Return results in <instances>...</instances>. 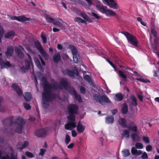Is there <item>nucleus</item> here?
<instances>
[{"label":"nucleus","instance_id":"393cba45","mask_svg":"<svg viewBox=\"0 0 159 159\" xmlns=\"http://www.w3.org/2000/svg\"><path fill=\"white\" fill-rule=\"evenodd\" d=\"M34 60L37 67L40 70H43V69L41 66L39 60L36 57L34 58Z\"/></svg>","mask_w":159,"mask_h":159},{"label":"nucleus","instance_id":"052dcab7","mask_svg":"<svg viewBox=\"0 0 159 159\" xmlns=\"http://www.w3.org/2000/svg\"><path fill=\"white\" fill-rule=\"evenodd\" d=\"M40 152L39 153V155L43 156L46 150L44 149H40Z\"/></svg>","mask_w":159,"mask_h":159},{"label":"nucleus","instance_id":"f8f14e48","mask_svg":"<svg viewBox=\"0 0 159 159\" xmlns=\"http://www.w3.org/2000/svg\"><path fill=\"white\" fill-rule=\"evenodd\" d=\"M22 65L23 67H21V69H23L25 71H26L30 68V61L26 60L25 62L22 63Z\"/></svg>","mask_w":159,"mask_h":159},{"label":"nucleus","instance_id":"39448f33","mask_svg":"<svg viewBox=\"0 0 159 159\" xmlns=\"http://www.w3.org/2000/svg\"><path fill=\"white\" fill-rule=\"evenodd\" d=\"M99 4H97L96 7L97 9L101 12L103 14H105L107 16H116V13L114 12L112 10L108 9L107 7L105 8L102 7V4L100 2Z\"/></svg>","mask_w":159,"mask_h":159},{"label":"nucleus","instance_id":"cd10ccee","mask_svg":"<svg viewBox=\"0 0 159 159\" xmlns=\"http://www.w3.org/2000/svg\"><path fill=\"white\" fill-rule=\"evenodd\" d=\"M60 54L59 53H57L54 54L53 60L55 62H57L59 61L61 59Z\"/></svg>","mask_w":159,"mask_h":159},{"label":"nucleus","instance_id":"f3484780","mask_svg":"<svg viewBox=\"0 0 159 159\" xmlns=\"http://www.w3.org/2000/svg\"><path fill=\"white\" fill-rule=\"evenodd\" d=\"M158 45L155 44L152 46V52L156 54L158 57H159V50L158 49Z\"/></svg>","mask_w":159,"mask_h":159},{"label":"nucleus","instance_id":"774afa93","mask_svg":"<svg viewBox=\"0 0 159 159\" xmlns=\"http://www.w3.org/2000/svg\"><path fill=\"white\" fill-rule=\"evenodd\" d=\"M142 151L141 150H137V151L136 152V154L135 155H139L141 154L142 153Z\"/></svg>","mask_w":159,"mask_h":159},{"label":"nucleus","instance_id":"2eb2a0df","mask_svg":"<svg viewBox=\"0 0 159 159\" xmlns=\"http://www.w3.org/2000/svg\"><path fill=\"white\" fill-rule=\"evenodd\" d=\"M15 51L18 53V56L21 57L23 56V54L22 52V49L23 48L20 46L15 47Z\"/></svg>","mask_w":159,"mask_h":159},{"label":"nucleus","instance_id":"bf43d9fd","mask_svg":"<svg viewBox=\"0 0 159 159\" xmlns=\"http://www.w3.org/2000/svg\"><path fill=\"white\" fill-rule=\"evenodd\" d=\"M7 16L9 17V18H10L12 20H16L17 16H9L8 15H7Z\"/></svg>","mask_w":159,"mask_h":159},{"label":"nucleus","instance_id":"9d476101","mask_svg":"<svg viewBox=\"0 0 159 159\" xmlns=\"http://www.w3.org/2000/svg\"><path fill=\"white\" fill-rule=\"evenodd\" d=\"M2 54V53H0V62L1 68L2 69L4 68H7L11 67L12 65L9 61H1L2 59L1 56Z\"/></svg>","mask_w":159,"mask_h":159},{"label":"nucleus","instance_id":"7c9ffc66","mask_svg":"<svg viewBox=\"0 0 159 159\" xmlns=\"http://www.w3.org/2000/svg\"><path fill=\"white\" fill-rule=\"evenodd\" d=\"M131 98L132 99V104L134 106H137L138 105L137 100L135 97L134 95H132L131 96Z\"/></svg>","mask_w":159,"mask_h":159},{"label":"nucleus","instance_id":"20e7f679","mask_svg":"<svg viewBox=\"0 0 159 159\" xmlns=\"http://www.w3.org/2000/svg\"><path fill=\"white\" fill-rule=\"evenodd\" d=\"M121 33L126 37L129 43L136 47H138L139 46L138 41L135 36L127 32L122 31Z\"/></svg>","mask_w":159,"mask_h":159},{"label":"nucleus","instance_id":"423d86ee","mask_svg":"<svg viewBox=\"0 0 159 159\" xmlns=\"http://www.w3.org/2000/svg\"><path fill=\"white\" fill-rule=\"evenodd\" d=\"M94 99L96 101L100 103L102 105H103L105 103H110L111 101L106 95L101 96L100 94H95L93 96Z\"/></svg>","mask_w":159,"mask_h":159},{"label":"nucleus","instance_id":"338daca9","mask_svg":"<svg viewBox=\"0 0 159 159\" xmlns=\"http://www.w3.org/2000/svg\"><path fill=\"white\" fill-rule=\"evenodd\" d=\"M85 42V40L82 37H80V43L84 44Z\"/></svg>","mask_w":159,"mask_h":159},{"label":"nucleus","instance_id":"412c9836","mask_svg":"<svg viewBox=\"0 0 159 159\" xmlns=\"http://www.w3.org/2000/svg\"><path fill=\"white\" fill-rule=\"evenodd\" d=\"M80 16H81L86 21L89 23H92V20L86 14L83 13H80Z\"/></svg>","mask_w":159,"mask_h":159},{"label":"nucleus","instance_id":"1a4fd4ad","mask_svg":"<svg viewBox=\"0 0 159 159\" xmlns=\"http://www.w3.org/2000/svg\"><path fill=\"white\" fill-rule=\"evenodd\" d=\"M62 73L64 75H68L72 77H74L75 75H78V72L76 67L75 68L74 72L67 69L63 70Z\"/></svg>","mask_w":159,"mask_h":159},{"label":"nucleus","instance_id":"a19ab883","mask_svg":"<svg viewBox=\"0 0 159 159\" xmlns=\"http://www.w3.org/2000/svg\"><path fill=\"white\" fill-rule=\"evenodd\" d=\"M53 23L58 27H61L62 26L61 22L59 21L54 20Z\"/></svg>","mask_w":159,"mask_h":159},{"label":"nucleus","instance_id":"8fccbe9b","mask_svg":"<svg viewBox=\"0 0 159 159\" xmlns=\"http://www.w3.org/2000/svg\"><path fill=\"white\" fill-rule=\"evenodd\" d=\"M73 59L75 63H77L78 62V59L77 57L76 54L73 55Z\"/></svg>","mask_w":159,"mask_h":159},{"label":"nucleus","instance_id":"864d4df0","mask_svg":"<svg viewBox=\"0 0 159 159\" xmlns=\"http://www.w3.org/2000/svg\"><path fill=\"white\" fill-rule=\"evenodd\" d=\"M85 92L86 90L82 86H80V93L83 94H85Z\"/></svg>","mask_w":159,"mask_h":159},{"label":"nucleus","instance_id":"0e129e2a","mask_svg":"<svg viewBox=\"0 0 159 159\" xmlns=\"http://www.w3.org/2000/svg\"><path fill=\"white\" fill-rule=\"evenodd\" d=\"M137 96L138 97L139 99L141 102L143 101V96L142 95L139 94H138Z\"/></svg>","mask_w":159,"mask_h":159},{"label":"nucleus","instance_id":"09e8293b","mask_svg":"<svg viewBox=\"0 0 159 159\" xmlns=\"http://www.w3.org/2000/svg\"><path fill=\"white\" fill-rule=\"evenodd\" d=\"M91 15L92 16L94 17L97 19H99L101 18L100 16H98L96 13L94 12H92Z\"/></svg>","mask_w":159,"mask_h":159},{"label":"nucleus","instance_id":"e433bc0d","mask_svg":"<svg viewBox=\"0 0 159 159\" xmlns=\"http://www.w3.org/2000/svg\"><path fill=\"white\" fill-rule=\"evenodd\" d=\"M105 58L106 61L108 62V63L114 68L115 71H116L118 70L116 67L115 66L114 64L109 60V59L106 58Z\"/></svg>","mask_w":159,"mask_h":159},{"label":"nucleus","instance_id":"c9c22d12","mask_svg":"<svg viewBox=\"0 0 159 159\" xmlns=\"http://www.w3.org/2000/svg\"><path fill=\"white\" fill-rule=\"evenodd\" d=\"M138 137V135L135 133H133L131 135V137L133 140L134 142H137L139 141V140L136 139V138Z\"/></svg>","mask_w":159,"mask_h":159},{"label":"nucleus","instance_id":"6e6d98bb","mask_svg":"<svg viewBox=\"0 0 159 159\" xmlns=\"http://www.w3.org/2000/svg\"><path fill=\"white\" fill-rule=\"evenodd\" d=\"M146 150L148 152H150L152 150V147L151 145H148L146 147Z\"/></svg>","mask_w":159,"mask_h":159},{"label":"nucleus","instance_id":"f704fd0d","mask_svg":"<svg viewBox=\"0 0 159 159\" xmlns=\"http://www.w3.org/2000/svg\"><path fill=\"white\" fill-rule=\"evenodd\" d=\"M69 49L71 51L73 55L76 54L77 52V50L75 47L73 45H71L69 46Z\"/></svg>","mask_w":159,"mask_h":159},{"label":"nucleus","instance_id":"9b49d317","mask_svg":"<svg viewBox=\"0 0 159 159\" xmlns=\"http://www.w3.org/2000/svg\"><path fill=\"white\" fill-rule=\"evenodd\" d=\"M47 134V130L45 129H41L37 130L35 133V135L39 137H44Z\"/></svg>","mask_w":159,"mask_h":159},{"label":"nucleus","instance_id":"c756f323","mask_svg":"<svg viewBox=\"0 0 159 159\" xmlns=\"http://www.w3.org/2000/svg\"><path fill=\"white\" fill-rule=\"evenodd\" d=\"M123 98V96L121 93H118L115 95V98L116 101H121Z\"/></svg>","mask_w":159,"mask_h":159},{"label":"nucleus","instance_id":"4c0bfd02","mask_svg":"<svg viewBox=\"0 0 159 159\" xmlns=\"http://www.w3.org/2000/svg\"><path fill=\"white\" fill-rule=\"evenodd\" d=\"M122 135L127 138H129V132L127 130L125 129L123 131Z\"/></svg>","mask_w":159,"mask_h":159},{"label":"nucleus","instance_id":"c85d7f7f","mask_svg":"<svg viewBox=\"0 0 159 159\" xmlns=\"http://www.w3.org/2000/svg\"><path fill=\"white\" fill-rule=\"evenodd\" d=\"M128 110V109L127 105L126 103H124L123 106L121 110L123 114H125L127 112Z\"/></svg>","mask_w":159,"mask_h":159},{"label":"nucleus","instance_id":"4d7b16f0","mask_svg":"<svg viewBox=\"0 0 159 159\" xmlns=\"http://www.w3.org/2000/svg\"><path fill=\"white\" fill-rule=\"evenodd\" d=\"M85 129L84 126L80 123V133H82L84 131Z\"/></svg>","mask_w":159,"mask_h":159},{"label":"nucleus","instance_id":"bb28decb","mask_svg":"<svg viewBox=\"0 0 159 159\" xmlns=\"http://www.w3.org/2000/svg\"><path fill=\"white\" fill-rule=\"evenodd\" d=\"M118 73L119 76L122 78L124 81H126L127 80V76L122 71L119 70Z\"/></svg>","mask_w":159,"mask_h":159},{"label":"nucleus","instance_id":"5701e85b","mask_svg":"<svg viewBox=\"0 0 159 159\" xmlns=\"http://www.w3.org/2000/svg\"><path fill=\"white\" fill-rule=\"evenodd\" d=\"M13 52V48L12 47H9L8 48L7 51L6 53V56L7 57H10L12 55Z\"/></svg>","mask_w":159,"mask_h":159},{"label":"nucleus","instance_id":"4468645a","mask_svg":"<svg viewBox=\"0 0 159 159\" xmlns=\"http://www.w3.org/2000/svg\"><path fill=\"white\" fill-rule=\"evenodd\" d=\"M119 124L122 127L125 128L127 126V121L124 118L120 117L118 121Z\"/></svg>","mask_w":159,"mask_h":159},{"label":"nucleus","instance_id":"e2e57ef3","mask_svg":"<svg viewBox=\"0 0 159 159\" xmlns=\"http://www.w3.org/2000/svg\"><path fill=\"white\" fill-rule=\"evenodd\" d=\"M118 112V110L117 109H113L111 111V112L112 114L113 115H115L116 113H117Z\"/></svg>","mask_w":159,"mask_h":159},{"label":"nucleus","instance_id":"de8ad7c7","mask_svg":"<svg viewBox=\"0 0 159 159\" xmlns=\"http://www.w3.org/2000/svg\"><path fill=\"white\" fill-rule=\"evenodd\" d=\"M143 140L146 143H149L150 142L149 138L148 137L144 136L143 138Z\"/></svg>","mask_w":159,"mask_h":159},{"label":"nucleus","instance_id":"7ed1b4c3","mask_svg":"<svg viewBox=\"0 0 159 159\" xmlns=\"http://www.w3.org/2000/svg\"><path fill=\"white\" fill-rule=\"evenodd\" d=\"M14 120V117H11L7 120L6 121L10 123V128L14 125L16 128L15 130L16 132L19 134L22 133L23 129V125H25L26 121L20 117H18L15 120L16 123L13 122Z\"/></svg>","mask_w":159,"mask_h":159},{"label":"nucleus","instance_id":"473e14b6","mask_svg":"<svg viewBox=\"0 0 159 159\" xmlns=\"http://www.w3.org/2000/svg\"><path fill=\"white\" fill-rule=\"evenodd\" d=\"M45 18L48 22L52 23H53L54 19L51 17L49 15H45Z\"/></svg>","mask_w":159,"mask_h":159},{"label":"nucleus","instance_id":"dca6fc26","mask_svg":"<svg viewBox=\"0 0 159 159\" xmlns=\"http://www.w3.org/2000/svg\"><path fill=\"white\" fill-rule=\"evenodd\" d=\"M29 143L28 142L25 141L22 144H19L17 145V149L20 150L25 148L28 145Z\"/></svg>","mask_w":159,"mask_h":159},{"label":"nucleus","instance_id":"49530a36","mask_svg":"<svg viewBox=\"0 0 159 159\" xmlns=\"http://www.w3.org/2000/svg\"><path fill=\"white\" fill-rule=\"evenodd\" d=\"M3 33V29L1 26H0V43H1L2 42L1 38L2 37Z\"/></svg>","mask_w":159,"mask_h":159},{"label":"nucleus","instance_id":"aec40b11","mask_svg":"<svg viewBox=\"0 0 159 159\" xmlns=\"http://www.w3.org/2000/svg\"><path fill=\"white\" fill-rule=\"evenodd\" d=\"M30 19L29 18L25 17L23 16H17L16 20L20 22H24L27 20H30Z\"/></svg>","mask_w":159,"mask_h":159},{"label":"nucleus","instance_id":"13d9d810","mask_svg":"<svg viewBox=\"0 0 159 159\" xmlns=\"http://www.w3.org/2000/svg\"><path fill=\"white\" fill-rule=\"evenodd\" d=\"M26 155L30 157H33V155L32 153L29 152H26L25 153Z\"/></svg>","mask_w":159,"mask_h":159},{"label":"nucleus","instance_id":"58836bf2","mask_svg":"<svg viewBox=\"0 0 159 159\" xmlns=\"http://www.w3.org/2000/svg\"><path fill=\"white\" fill-rule=\"evenodd\" d=\"M65 143L66 144H68L70 141V136L68 134L66 136L65 138Z\"/></svg>","mask_w":159,"mask_h":159},{"label":"nucleus","instance_id":"b1692460","mask_svg":"<svg viewBox=\"0 0 159 159\" xmlns=\"http://www.w3.org/2000/svg\"><path fill=\"white\" fill-rule=\"evenodd\" d=\"M15 35V33L13 31H10L7 32L5 35L6 38L11 39Z\"/></svg>","mask_w":159,"mask_h":159},{"label":"nucleus","instance_id":"603ef678","mask_svg":"<svg viewBox=\"0 0 159 159\" xmlns=\"http://www.w3.org/2000/svg\"><path fill=\"white\" fill-rule=\"evenodd\" d=\"M24 107L27 110L30 109L31 106L29 104L25 103L24 104Z\"/></svg>","mask_w":159,"mask_h":159},{"label":"nucleus","instance_id":"a18cd8bd","mask_svg":"<svg viewBox=\"0 0 159 159\" xmlns=\"http://www.w3.org/2000/svg\"><path fill=\"white\" fill-rule=\"evenodd\" d=\"M137 20L142 25L144 26H146V24L143 21L141 17H137Z\"/></svg>","mask_w":159,"mask_h":159},{"label":"nucleus","instance_id":"37998d69","mask_svg":"<svg viewBox=\"0 0 159 159\" xmlns=\"http://www.w3.org/2000/svg\"><path fill=\"white\" fill-rule=\"evenodd\" d=\"M136 148L137 149H142L143 148V145L139 143H137L135 145Z\"/></svg>","mask_w":159,"mask_h":159},{"label":"nucleus","instance_id":"6e6552de","mask_svg":"<svg viewBox=\"0 0 159 159\" xmlns=\"http://www.w3.org/2000/svg\"><path fill=\"white\" fill-rule=\"evenodd\" d=\"M103 2L110 8L118 9L119 8L117 3L114 0H102Z\"/></svg>","mask_w":159,"mask_h":159},{"label":"nucleus","instance_id":"79ce46f5","mask_svg":"<svg viewBox=\"0 0 159 159\" xmlns=\"http://www.w3.org/2000/svg\"><path fill=\"white\" fill-rule=\"evenodd\" d=\"M128 128L129 129H131L132 131L134 132H137V128L136 125H134L133 127H131L130 125L128 127Z\"/></svg>","mask_w":159,"mask_h":159},{"label":"nucleus","instance_id":"ddd939ff","mask_svg":"<svg viewBox=\"0 0 159 159\" xmlns=\"http://www.w3.org/2000/svg\"><path fill=\"white\" fill-rule=\"evenodd\" d=\"M12 87L16 91L18 95L21 96L22 95L23 93L22 91L16 84H14L12 85Z\"/></svg>","mask_w":159,"mask_h":159},{"label":"nucleus","instance_id":"72a5a7b5","mask_svg":"<svg viewBox=\"0 0 159 159\" xmlns=\"http://www.w3.org/2000/svg\"><path fill=\"white\" fill-rule=\"evenodd\" d=\"M123 155L124 157H126L130 155V153L128 149H125L122 151Z\"/></svg>","mask_w":159,"mask_h":159},{"label":"nucleus","instance_id":"ea45409f","mask_svg":"<svg viewBox=\"0 0 159 159\" xmlns=\"http://www.w3.org/2000/svg\"><path fill=\"white\" fill-rule=\"evenodd\" d=\"M41 37L43 43H47V38L44 35L43 33H41Z\"/></svg>","mask_w":159,"mask_h":159},{"label":"nucleus","instance_id":"5fc2aeb1","mask_svg":"<svg viewBox=\"0 0 159 159\" xmlns=\"http://www.w3.org/2000/svg\"><path fill=\"white\" fill-rule=\"evenodd\" d=\"M141 157L143 159H147L148 157V155L146 152L143 153Z\"/></svg>","mask_w":159,"mask_h":159},{"label":"nucleus","instance_id":"69168bd1","mask_svg":"<svg viewBox=\"0 0 159 159\" xmlns=\"http://www.w3.org/2000/svg\"><path fill=\"white\" fill-rule=\"evenodd\" d=\"M72 135L73 137H75L77 135V133L76 131L74 130L71 132Z\"/></svg>","mask_w":159,"mask_h":159},{"label":"nucleus","instance_id":"2f4dec72","mask_svg":"<svg viewBox=\"0 0 159 159\" xmlns=\"http://www.w3.org/2000/svg\"><path fill=\"white\" fill-rule=\"evenodd\" d=\"M24 97L26 101H30L31 99L32 95L30 93L27 92L25 93Z\"/></svg>","mask_w":159,"mask_h":159},{"label":"nucleus","instance_id":"f03ea898","mask_svg":"<svg viewBox=\"0 0 159 159\" xmlns=\"http://www.w3.org/2000/svg\"><path fill=\"white\" fill-rule=\"evenodd\" d=\"M77 109L78 107L76 105H69L68 110L70 115L68 117V123L65 125L66 129L71 130L76 126V123L75 122V116L73 115L76 113Z\"/></svg>","mask_w":159,"mask_h":159},{"label":"nucleus","instance_id":"6ab92c4d","mask_svg":"<svg viewBox=\"0 0 159 159\" xmlns=\"http://www.w3.org/2000/svg\"><path fill=\"white\" fill-rule=\"evenodd\" d=\"M114 121V117L112 116H109L106 119V122L107 124H112Z\"/></svg>","mask_w":159,"mask_h":159},{"label":"nucleus","instance_id":"a211bd4d","mask_svg":"<svg viewBox=\"0 0 159 159\" xmlns=\"http://www.w3.org/2000/svg\"><path fill=\"white\" fill-rule=\"evenodd\" d=\"M2 155V152L0 150V159H17L16 157H12L11 158L8 154L5 155Z\"/></svg>","mask_w":159,"mask_h":159},{"label":"nucleus","instance_id":"4be33fe9","mask_svg":"<svg viewBox=\"0 0 159 159\" xmlns=\"http://www.w3.org/2000/svg\"><path fill=\"white\" fill-rule=\"evenodd\" d=\"M84 80L87 81L90 85H92L93 84L91 78L89 75H85L84 76Z\"/></svg>","mask_w":159,"mask_h":159},{"label":"nucleus","instance_id":"a878e982","mask_svg":"<svg viewBox=\"0 0 159 159\" xmlns=\"http://www.w3.org/2000/svg\"><path fill=\"white\" fill-rule=\"evenodd\" d=\"M151 33L153 36L155 37V39L154 40V43H157L158 41L157 40L159 39V37H157V32L154 29H152Z\"/></svg>","mask_w":159,"mask_h":159},{"label":"nucleus","instance_id":"f257e3e1","mask_svg":"<svg viewBox=\"0 0 159 159\" xmlns=\"http://www.w3.org/2000/svg\"><path fill=\"white\" fill-rule=\"evenodd\" d=\"M37 76L44 85V92L43 93V106L45 108H47L48 107L49 102L56 98L54 94H52V92L53 90L57 89L58 88L60 89H66L71 94L75 96V98L79 102L80 101V99L77 97V94L76 91L73 88L69 86L67 80L61 79L60 80V84L58 86H57V84L51 86L47 83L46 79L43 77L42 74L39 73H37Z\"/></svg>","mask_w":159,"mask_h":159},{"label":"nucleus","instance_id":"680f3d73","mask_svg":"<svg viewBox=\"0 0 159 159\" xmlns=\"http://www.w3.org/2000/svg\"><path fill=\"white\" fill-rule=\"evenodd\" d=\"M80 4L82 5L83 6L85 7L87 6V4L85 2L81 0H80Z\"/></svg>","mask_w":159,"mask_h":159},{"label":"nucleus","instance_id":"3c124183","mask_svg":"<svg viewBox=\"0 0 159 159\" xmlns=\"http://www.w3.org/2000/svg\"><path fill=\"white\" fill-rule=\"evenodd\" d=\"M137 151V150L134 147H133L132 148L131 150V153L133 155H134L136 154V152Z\"/></svg>","mask_w":159,"mask_h":159},{"label":"nucleus","instance_id":"c03bdc74","mask_svg":"<svg viewBox=\"0 0 159 159\" xmlns=\"http://www.w3.org/2000/svg\"><path fill=\"white\" fill-rule=\"evenodd\" d=\"M137 80L141 81L144 83H147L150 82V81L148 80H145L142 78H136V79Z\"/></svg>","mask_w":159,"mask_h":159},{"label":"nucleus","instance_id":"0eeeda50","mask_svg":"<svg viewBox=\"0 0 159 159\" xmlns=\"http://www.w3.org/2000/svg\"><path fill=\"white\" fill-rule=\"evenodd\" d=\"M34 44L44 57L45 59H48L49 58L48 55L44 50L39 42L38 41H36L34 42Z\"/></svg>","mask_w":159,"mask_h":159}]
</instances>
